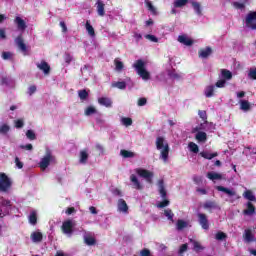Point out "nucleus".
Instances as JSON below:
<instances>
[{"mask_svg": "<svg viewBox=\"0 0 256 256\" xmlns=\"http://www.w3.org/2000/svg\"><path fill=\"white\" fill-rule=\"evenodd\" d=\"M156 149L160 151V159H162L164 163H167L169 161V143L165 141L163 136L156 138Z\"/></svg>", "mask_w": 256, "mask_h": 256, "instance_id": "obj_1", "label": "nucleus"}, {"mask_svg": "<svg viewBox=\"0 0 256 256\" xmlns=\"http://www.w3.org/2000/svg\"><path fill=\"white\" fill-rule=\"evenodd\" d=\"M51 163H57V158L53 155V152L49 149H46L45 155L41 158L39 162V167L41 171H45L47 167L51 165Z\"/></svg>", "mask_w": 256, "mask_h": 256, "instance_id": "obj_2", "label": "nucleus"}, {"mask_svg": "<svg viewBox=\"0 0 256 256\" xmlns=\"http://www.w3.org/2000/svg\"><path fill=\"white\" fill-rule=\"evenodd\" d=\"M133 67L136 69L137 75H139V77H141L144 81H149V79H151V73L145 69V62L143 60H136Z\"/></svg>", "mask_w": 256, "mask_h": 256, "instance_id": "obj_3", "label": "nucleus"}, {"mask_svg": "<svg viewBox=\"0 0 256 256\" xmlns=\"http://www.w3.org/2000/svg\"><path fill=\"white\" fill-rule=\"evenodd\" d=\"M158 191L162 199H164L158 204V207L159 209H163L169 205V200H167V190H165V181L163 179L158 180Z\"/></svg>", "mask_w": 256, "mask_h": 256, "instance_id": "obj_4", "label": "nucleus"}, {"mask_svg": "<svg viewBox=\"0 0 256 256\" xmlns=\"http://www.w3.org/2000/svg\"><path fill=\"white\" fill-rule=\"evenodd\" d=\"M13 182L11 178L5 173H0V191L2 193H7L11 189Z\"/></svg>", "mask_w": 256, "mask_h": 256, "instance_id": "obj_5", "label": "nucleus"}, {"mask_svg": "<svg viewBox=\"0 0 256 256\" xmlns=\"http://www.w3.org/2000/svg\"><path fill=\"white\" fill-rule=\"evenodd\" d=\"M135 172L137 173V175H139V177L145 179L146 182L149 183L150 185L153 183V177L155 175L153 174V172L143 168H137Z\"/></svg>", "mask_w": 256, "mask_h": 256, "instance_id": "obj_6", "label": "nucleus"}, {"mask_svg": "<svg viewBox=\"0 0 256 256\" xmlns=\"http://www.w3.org/2000/svg\"><path fill=\"white\" fill-rule=\"evenodd\" d=\"M198 115H199L200 119H202V121H204V123H202L200 125V127H196L195 128L196 131H201V130L205 129V125H209L210 127H212V129H215V126L213 125V123H209L207 121V111L199 110Z\"/></svg>", "mask_w": 256, "mask_h": 256, "instance_id": "obj_7", "label": "nucleus"}, {"mask_svg": "<svg viewBox=\"0 0 256 256\" xmlns=\"http://www.w3.org/2000/svg\"><path fill=\"white\" fill-rule=\"evenodd\" d=\"M253 21H256V11L250 12L246 16V27L255 31L256 30V22L254 23Z\"/></svg>", "mask_w": 256, "mask_h": 256, "instance_id": "obj_8", "label": "nucleus"}, {"mask_svg": "<svg viewBox=\"0 0 256 256\" xmlns=\"http://www.w3.org/2000/svg\"><path fill=\"white\" fill-rule=\"evenodd\" d=\"M198 222L199 225L204 229L205 231H209V219L207 218V214L205 213H198Z\"/></svg>", "mask_w": 256, "mask_h": 256, "instance_id": "obj_9", "label": "nucleus"}, {"mask_svg": "<svg viewBox=\"0 0 256 256\" xmlns=\"http://www.w3.org/2000/svg\"><path fill=\"white\" fill-rule=\"evenodd\" d=\"M15 43L18 47V49H20V51L23 53V55H29V53L27 52V45L25 44V41L23 40V35H18L15 39Z\"/></svg>", "mask_w": 256, "mask_h": 256, "instance_id": "obj_10", "label": "nucleus"}, {"mask_svg": "<svg viewBox=\"0 0 256 256\" xmlns=\"http://www.w3.org/2000/svg\"><path fill=\"white\" fill-rule=\"evenodd\" d=\"M62 231L65 235H73V221H64L62 224Z\"/></svg>", "mask_w": 256, "mask_h": 256, "instance_id": "obj_11", "label": "nucleus"}, {"mask_svg": "<svg viewBox=\"0 0 256 256\" xmlns=\"http://www.w3.org/2000/svg\"><path fill=\"white\" fill-rule=\"evenodd\" d=\"M36 66L38 69H40V71H43L44 75H49V73H51V66H49V63H47L45 60L37 63Z\"/></svg>", "mask_w": 256, "mask_h": 256, "instance_id": "obj_12", "label": "nucleus"}, {"mask_svg": "<svg viewBox=\"0 0 256 256\" xmlns=\"http://www.w3.org/2000/svg\"><path fill=\"white\" fill-rule=\"evenodd\" d=\"M213 53V49L211 47L207 46L206 48H201L198 51V56L200 59H207L210 57V55Z\"/></svg>", "mask_w": 256, "mask_h": 256, "instance_id": "obj_13", "label": "nucleus"}, {"mask_svg": "<svg viewBox=\"0 0 256 256\" xmlns=\"http://www.w3.org/2000/svg\"><path fill=\"white\" fill-rule=\"evenodd\" d=\"M117 207L120 213H129V206L127 205V202L123 198H120L118 200Z\"/></svg>", "mask_w": 256, "mask_h": 256, "instance_id": "obj_14", "label": "nucleus"}, {"mask_svg": "<svg viewBox=\"0 0 256 256\" xmlns=\"http://www.w3.org/2000/svg\"><path fill=\"white\" fill-rule=\"evenodd\" d=\"M189 241L192 243L193 245V251H195V253H201V251H205V247L201 244V242L190 238Z\"/></svg>", "mask_w": 256, "mask_h": 256, "instance_id": "obj_15", "label": "nucleus"}, {"mask_svg": "<svg viewBox=\"0 0 256 256\" xmlns=\"http://www.w3.org/2000/svg\"><path fill=\"white\" fill-rule=\"evenodd\" d=\"M96 11L99 17H105V3L101 0L96 1Z\"/></svg>", "mask_w": 256, "mask_h": 256, "instance_id": "obj_16", "label": "nucleus"}, {"mask_svg": "<svg viewBox=\"0 0 256 256\" xmlns=\"http://www.w3.org/2000/svg\"><path fill=\"white\" fill-rule=\"evenodd\" d=\"M130 181L133 183L134 189H137L138 191H141V189H143V185H141V182H139V179H137V176L135 174H132L130 176Z\"/></svg>", "mask_w": 256, "mask_h": 256, "instance_id": "obj_17", "label": "nucleus"}, {"mask_svg": "<svg viewBox=\"0 0 256 256\" xmlns=\"http://www.w3.org/2000/svg\"><path fill=\"white\" fill-rule=\"evenodd\" d=\"M14 23H16L18 29H20L21 31H25L27 29V24L25 23V20H23L19 16L15 18Z\"/></svg>", "mask_w": 256, "mask_h": 256, "instance_id": "obj_18", "label": "nucleus"}, {"mask_svg": "<svg viewBox=\"0 0 256 256\" xmlns=\"http://www.w3.org/2000/svg\"><path fill=\"white\" fill-rule=\"evenodd\" d=\"M217 191H221L222 193H226V195H228L229 197H235V195H237V193L227 187L224 186H217L216 187Z\"/></svg>", "mask_w": 256, "mask_h": 256, "instance_id": "obj_19", "label": "nucleus"}, {"mask_svg": "<svg viewBox=\"0 0 256 256\" xmlns=\"http://www.w3.org/2000/svg\"><path fill=\"white\" fill-rule=\"evenodd\" d=\"M178 41L179 43H182V45H186L187 47H191V45H193V40L185 35H180L178 37Z\"/></svg>", "mask_w": 256, "mask_h": 256, "instance_id": "obj_20", "label": "nucleus"}, {"mask_svg": "<svg viewBox=\"0 0 256 256\" xmlns=\"http://www.w3.org/2000/svg\"><path fill=\"white\" fill-rule=\"evenodd\" d=\"M243 237L246 243H252V241L255 240V236L253 235V232L251 231V229H246L244 231Z\"/></svg>", "mask_w": 256, "mask_h": 256, "instance_id": "obj_21", "label": "nucleus"}, {"mask_svg": "<svg viewBox=\"0 0 256 256\" xmlns=\"http://www.w3.org/2000/svg\"><path fill=\"white\" fill-rule=\"evenodd\" d=\"M247 209L243 210V215H254L255 214V205L251 202H247L246 204Z\"/></svg>", "mask_w": 256, "mask_h": 256, "instance_id": "obj_22", "label": "nucleus"}, {"mask_svg": "<svg viewBox=\"0 0 256 256\" xmlns=\"http://www.w3.org/2000/svg\"><path fill=\"white\" fill-rule=\"evenodd\" d=\"M30 239H32L33 243H41V241H43V233L33 232L30 235Z\"/></svg>", "mask_w": 256, "mask_h": 256, "instance_id": "obj_23", "label": "nucleus"}, {"mask_svg": "<svg viewBox=\"0 0 256 256\" xmlns=\"http://www.w3.org/2000/svg\"><path fill=\"white\" fill-rule=\"evenodd\" d=\"M194 131H198L195 136L197 141H199L200 143H205V141H207V133L196 129H194Z\"/></svg>", "mask_w": 256, "mask_h": 256, "instance_id": "obj_24", "label": "nucleus"}, {"mask_svg": "<svg viewBox=\"0 0 256 256\" xmlns=\"http://www.w3.org/2000/svg\"><path fill=\"white\" fill-rule=\"evenodd\" d=\"M99 105H103V107H111L113 102L108 97H101L98 99Z\"/></svg>", "mask_w": 256, "mask_h": 256, "instance_id": "obj_25", "label": "nucleus"}, {"mask_svg": "<svg viewBox=\"0 0 256 256\" xmlns=\"http://www.w3.org/2000/svg\"><path fill=\"white\" fill-rule=\"evenodd\" d=\"M120 155L124 159H133V157H135V152H131V151L126 150V149H122V150H120Z\"/></svg>", "mask_w": 256, "mask_h": 256, "instance_id": "obj_26", "label": "nucleus"}, {"mask_svg": "<svg viewBox=\"0 0 256 256\" xmlns=\"http://www.w3.org/2000/svg\"><path fill=\"white\" fill-rule=\"evenodd\" d=\"M203 207L204 209H208V211H211V209H218L219 205H217V202L215 201H206Z\"/></svg>", "mask_w": 256, "mask_h": 256, "instance_id": "obj_27", "label": "nucleus"}, {"mask_svg": "<svg viewBox=\"0 0 256 256\" xmlns=\"http://www.w3.org/2000/svg\"><path fill=\"white\" fill-rule=\"evenodd\" d=\"M88 159H89V153H87V150L80 151V160H79L80 163L82 165H85L87 164Z\"/></svg>", "mask_w": 256, "mask_h": 256, "instance_id": "obj_28", "label": "nucleus"}, {"mask_svg": "<svg viewBox=\"0 0 256 256\" xmlns=\"http://www.w3.org/2000/svg\"><path fill=\"white\" fill-rule=\"evenodd\" d=\"M207 178L210 179V181H215V180L223 179V176L219 173H216V172H208L207 173Z\"/></svg>", "mask_w": 256, "mask_h": 256, "instance_id": "obj_29", "label": "nucleus"}, {"mask_svg": "<svg viewBox=\"0 0 256 256\" xmlns=\"http://www.w3.org/2000/svg\"><path fill=\"white\" fill-rule=\"evenodd\" d=\"M86 31L90 37H95V28H93L89 20L86 21Z\"/></svg>", "mask_w": 256, "mask_h": 256, "instance_id": "obj_30", "label": "nucleus"}, {"mask_svg": "<svg viewBox=\"0 0 256 256\" xmlns=\"http://www.w3.org/2000/svg\"><path fill=\"white\" fill-rule=\"evenodd\" d=\"M78 97L81 101H87L89 98V92L86 89H82L78 91Z\"/></svg>", "mask_w": 256, "mask_h": 256, "instance_id": "obj_31", "label": "nucleus"}, {"mask_svg": "<svg viewBox=\"0 0 256 256\" xmlns=\"http://www.w3.org/2000/svg\"><path fill=\"white\" fill-rule=\"evenodd\" d=\"M243 197L245 199H247L248 201H256L255 195L253 194V191H251V190H246L243 193Z\"/></svg>", "mask_w": 256, "mask_h": 256, "instance_id": "obj_32", "label": "nucleus"}, {"mask_svg": "<svg viewBox=\"0 0 256 256\" xmlns=\"http://www.w3.org/2000/svg\"><path fill=\"white\" fill-rule=\"evenodd\" d=\"M214 94H215V86L213 85L207 86L205 89V96L208 98H211L213 97Z\"/></svg>", "mask_w": 256, "mask_h": 256, "instance_id": "obj_33", "label": "nucleus"}, {"mask_svg": "<svg viewBox=\"0 0 256 256\" xmlns=\"http://www.w3.org/2000/svg\"><path fill=\"white\" fill-rule=\"evenodd\" d=\"M200 155L203 157V159H208V160H211V159H214V157H217V153H209L207 151H202L200 152Z\"/></svg>", "mask_w": 256, "mask_h": 256, "instance_id": "obj_34", "label": "nucleus"}, {"mask_svg": "<svg viewBox=\"0 0 256 256\" xmlns=\"http://www.w3.org/2000/svg\"><path fill=\"white\" fill-rule=\"evenodd\" d=\"M240 109L242 111H249V109H251V104L247 100H241L240 101Z\"/></svg>", "mask_w": 256, "mask_h": 256, "instance_id": "obj_35", "label": "nucleus"}, {"mask_svg": "<svg viewBox=\"0 0 256 256\" xmlns=\"http://www.w3.org/2000/svg\"><path fill=\"white\" fill-rule=\"evenodd\" d=\"M191 5H192L195 13H197V15H202L201 4L199 2L192 1Z\"/></svg>", "mask_w": 256, "mask_h": 256, "instance_id": "obj_36", "label": "nucleus"}, {"mask_svg": "<svg viewBox=\"0 0 256 256\" xmlns=\"http://www.w3.org/2000/svg\"><path fill=\"white\" fill-rule=\"evenodd\" d=\"M9 131H11V126L8 124L0 125V135H7Z\"/></svg>", "mask_w": 256, "mask_h": 256, "instance_id": "obj_37", "label": "nucleus"}, {"mask_svg": "<svg viewBox=\"0 0 256 256\" xmlns=\"http://www.w3.org/2000/svg\"><path fill=\"white\" fill-rule=\"evenodd\" d=\"M221 73H222V77L224 79H227V81L233 79V74L231 73V71H229L227 69H222Z\"/></svg>", "mask_w": 256, "mask_h": 256, "instance_id": "obj_38", "label": "nucleus"}, {"mask_svg": "<svg viewBox=\"0 0 256 256\" xmlns=\"http://www.w3.org/2000/svg\"><path fill=\"white\" fill-rule=\"evenodd\" d=\"M95 113H97V109L93 106H88L86 109H85V115L87 117L91 116V115H95Z\"/></svg>", "mask_w": 256, "mask_h": 256, "instance_id": "obj_39", "label": "nucleus"}, {"mask_svg": "<svg viewBox=\"0 0 256 256\" xmlns=\"http://www.w3.org/2000/svg\"><path fill=\"white\" fill-rule=\"evenodd\" d=\"M145 4H146L147 9L150 10L153 15H157V9L155 8V6H153V3L146 0Z\"/></svg>", "mask_w": 256, "mask_h": 256, "instance_id": "obj_40", "label": "nucleus"}, {"mask_svg": "<svg viewBox=\"0 0 256 256\" xmlns=\"http://www.w3.org/2000/svg\"><path fill=\"white\" fill-rule=\"evenodd\" d=\"M112 87H116L117 89H127V82L121 81V82H115L112 84Z\"/></svg>", "mask_w": 256, "mask_h": 256, "instance_id": "obj_41", "label": "nucleus"}, {"mask_svg": "<svg viewBox=\"0 0 256 256\" xmlns=\"http://www.w3.org/2000/svg\"><path fill=\"white\" fill-rule=\"evenodd\" d=\"M187 3H189V0H175L174 7H176V8L185 7V5H187Z\"/></svg>", "mask_w": 256, "mask_h": 256, "instance_id": "obj_42", "label": "nucleus"}, {"mask_svg": "<svg viewBox=\"0 0 256 256\" xmlns=\"http://www.w3.org/2000/svg\"><path fill=\"white\" fill-rule=\"evenodd\" d=\"M26 137L30 141H35V139H37V135H35V132L33 130H27Z\"/></svg>", "mask_w": 256, "mask_h": 256, "instance_id": "obj_43", "label": "nucleus"}, {"mask_svg": "<svg viewBox=\"0 0 256 256\" xmlns=\"http://www.w3.org/2000/svg\"><path fill=\"white\" fill-rule=\"evenodd\" d=\"M164 215L169 221H173V217H175V214H173V211L171 209L164 210Z\"/></svg>", "mask_w": 256, "mask_h": 256, "instance_id": "obj_44", "label": "nucleus"}, {"mask_svg": "<svg viewBox=\"0 0 256 256\" xmlns=\"http://www.w3.org/2000/svg\"><path fill=\"white\" fill-rule=\"evenodd\" d=\"M0 204H1L2 207H9V209H11V207H13V204L11 203V200H7L5 198L1 199Z\"/></svg>", "mask_w": 256, "mask_h": 256, "instance_id": "obj_45", "label": "nucleus"}, {"mask_svg": "<svg viewBox=\"0 0 256 256\" xmlns=\"http://www.w3.org/2000/svg\"><path fill=\"white\" fill-rule=\"evenodd\" d=\"M95 149L99 155H105V147L102 144L97 143Z\"/></svg>", "mask_w": 256, "mask_h": 256, "instance_id": "obj_46", "label": "nucleus"}, {"mask_svg": "<svg viewBox=\"0 0 256 256\" xmlns=\"http://www.w3.org/2000/svg\"><path fill=\"white\" fill-rule=\"evenodd\" d=\"M188 147L192 153H197L199 151V146L195 142H190Z\"/></svg>", "mask_w": 256, "mask_h": 256, "instance_id": "obj_47", "label": "nucleus"}, {"mask_svg": "<svg viewBox=\"0 0 256 256\" xmlns=\"http://www.w3.org/2000/svg\"><path fill=\"white\" fill-rule=\"evenodd\" d=\"M29 223H31V225H37V213L32 212L29 216Z\"/></svg>", "mask_w": 256, "mask_h": 256, "instance_id": "obj_48", "label": "nucleus"}, {"mask_svg": "<svg viewBox=\"0 0 256 256\" xmlns=\"http://www.w3.org/2000/svg\"><path fill=\"white\" fill-rule=\"evenodd\" d=\"M185 227H187V222H185L184 220H178L177 221L178 231H183V229H185Z\"/></svg>", "mask_w": 256, "mask_h": 256, "instance_id": "obj_49", "label": "nucleus"}, {"mask_svg": "<svg viewBox=\"0 0 256 256\" xmlns=\"http://www.w3.org/2000/svg\"><path fill=\"white\" fill-rule=\"evenodd\" d=\"M114 64H115V67H116V71H123V68L125 67L123 65V62L119 61V59H115Z\"/></svg>", "mask_w": 256, "mask_h": 256, "instance_id": "obj_50", "label": "nucleus"}, {"mask_svg": "<svg viewBox=\"0 0 256 256\" xmlns=\"http://www.w3.org/2000/svg\"><path fill=\"white\" fill-rule=\"evenodd\" d=\"M122 124L125 125V127H131L133 125V119L131 118H122Z\"/></svg>", "mask_w": 256, "mask_h": 256, "instance_id": "obj_51", "label": "nucleus"}, {"mask_svg": "<svg viewBox=\"0 0 256 256\" xmlns=\"http://www.w3.org/2000/svg\"><path fill=\"white\" fill-rule=\"evenodd\" d=\"M9 81H11V78H9L7 75H3L0 78L1 85H9Z\"/></svg>", "mask_w": 256, "mask_h": 256, "instance_id": "obj_52", "label": "nucleus"}, {"mask_svg": "<svg viewBox=\"0 0 256 256\" xmlns=\"http://www.w3.org/2000/svg\"><path fill=\"white\" fill-rule=\"evenodd\" d=\"M2 59H4V61H9L10 59H13V53L2 52Z\"/></svg>", "mask_w": 256, "mask_h": 256, "instance_id": "obj_53", "label": "nucleus"}, {"mask_svg": "<svg viewBox=\"0 0 256 256\" xmlns=\"http://www.w3.org/2000/svg\"><path fill=\"white\" fill-rule=\"evenodd\" d=\"M249 79L256 81V68H251L248 73Z\"/></svg>", "mask_w": 256, "mask_h": 256, "instance_id": "obj_54", "label": "nucleus"}, {"mask_svg": "<svg viewBox=\"0 0 256 256\" xmlns=\"http://www.w3.org/2000/svg\"><path fill=\"white\" fill-rule=\"evenodd\" d=\"M133 256H137L136 254H134ZM140 256H153L151 254V250H149L148 248H144L140 251Z\"/></svg>", "mask_w": 256, "mask_h": 256, "instance_id": "obj_55", "label": "nucleus"}, {"mask_svg": "<svg viewBox=\"0 0 256 256\" xmlns=\"http://www.w3.org/2000/svg\"><path fill=\"white\" fill-rule=\"evenodd\" d=\"M85 243L86 245H95V243H97V241L95 240V238L91 237V236H88L85 238Z\"/></svg>", "mask_w": 256, "mask_h": 256, "instance_id": "obj_56", "label": "nucleus"}, {"mask_svg": "<svg viewBox=\"0 0 256 256\" xmlns=\"http://www.w3.org/2000/svg\"><path fill=\"white\" fill-rule=\"evenodd\" d=\"M14 123L16 129H23V127L25 126V122L23 121V119H18Z\"/></svg>", "mask_w": 256, "mask_h": 256, "instance_id": "obj_57", "label": "nucleus"}, {"mask_svg": "<svg viewBox=\"0 0 256 256\" xmlns=\"http://www.w3.org/2000/svg\"><path fill=\"white\" fill-rule=\"evenodd\" d=\"M227 237V234H225L224 232H217L215 239H217V241H223V239H225Z\"/></svg>", "mask_w": 256, "mask_h": 256, "instance_id": "obj_58", "label": "nucleus"}, {"mask_svg": "<svg viewBox=\"0 0 256 256\" xmlns=\"http://www.w3.org/2000/svg\"><path fill=\"white\" fill-rule=\"evenodd\" d=\"M233 7L235 9H240L241 11H243V9H245V3L233 2Z\"/></svg>", "mask_w": 256, "mask_h": 256, "instance_id": "obj_59", "label": "nucleus"}, {"mask_svg": "<svg viewBox=\"0 0 256 256\" xmlns=\"http://www.w3.org/2000/svg\"><path fill=\"white\" fill-rule=\"evenodd\" d=\"M64 61L65 63H67V65L71 64V62L73 61V57L71 56V54L65 53Z\"/></svg>", "mask_w": 256, "mask_h": 256, "instance_id": "obj_60", "label": "nucleus"}, {"mask_svg": "<svg viewBox=\"0 0 256 256\" xmlns=\"http://www.w3.org/2000/svg\"><path fill=\"white\" fill-rule=\"evenodd\" d=\"M193 181L196 185H201V183H203V177L201 176H193Z\"/></svg>", "mask_w": 256, "mask_h": 256, "instance_id": "obj_61", "label": "nucleus"}, {"mask_svg": "<svg viewBox=\"0 0 256 256\" xmlns=\"http://www.w3.org/2000/svg\"><path fill=\"white\" fill-rule=\"evenodd\" d=\"M187 249H189V245L186 243V244H182L180 246V249H179V255H183V253H185V251H187Z\"/></svg>", "mask_w": 256, "mask_h": 256, "instance_id": "obj_62", "label": "nucleus"}, {"mask_svg": "<svg viewBox=\"0 0 256 256\" xmlns=\"http://www.w3.org/2000/svg\"><path fill=\"white\" fill-rule=\"evenodd\" d=\"M137 105L138 107H144V105H147V98H139Z\"/></svg>", "mask_w": 256, "mask_h": 256, "instance_id": "obj_63", "label": "nucleus"}, {"mask_svg": "<svg viewBox=\"0 0 256 256\" xmlns=\"http://www.w3.org/2000/svg\"><path fill=\"white\" fill-rule=\"evenodd\" d=\"M227 83V81H225L224 79H221V80H218L217 82H216V87H218V88H223V87H225V84Z\"/></svg>", "mask_w": 256, "mask_h": 256, "instance_id": "obj_64", "label": "nucleus"}]
</instances>
